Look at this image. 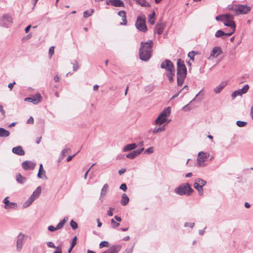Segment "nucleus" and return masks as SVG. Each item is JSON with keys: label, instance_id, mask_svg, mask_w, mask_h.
Returning <instances> with one entry per match:
<instances>
[{"label": "nucleus", "instance_id": "f704fd0d", "mask_svg": "<svg viewBox=\"0 0 253 253\" xmlns=\"http://www.w3.org/2000/svg\"><path fill=\"white\" fill-rule=\"evenodd\" d=\"M135 2L143 7H149L150 4L145 0H134Z\"/></svg>", "mask_w": 253, "mask_h": 253}, {"label": "nucleus", "instance_id": "4468645a", "mask_svg": "<svg viewBox=\"0 0 253 253\" xmlns=\"http://www.w3.org/2000/svg\"><path fill=\"white\" fill-rule=\"evenodd\" d=\"M67 218H64L63 219L61 220L58 224L57 225L56 227H54L52 225H50L48 227V229L49 231L51 232H54L57 230L63 228V226L65 224Z\"/></svg>", "mask_w": 253, "mask_h": 253}, {"label": "nucleus", "instance_id": "09e8293b", "mask_svg": "<svg viewBox=\"0 0 253 253\" xmlns=\"http://www.w3.org/2000/svg\"><path fill=\"white\" fill-rule=\"evenodd\" d=\"M114 210V208L110 207L107 211V215L109 216H112L113 214V211Z\"/></svg>", "mask_w": 253, "mask_h": 253}, {"label": "nucleus", "instance_id": "423d86ee", "mask_svg": "<svg viewBox=\"0 0 253 253\" xmlns=\"http://www.w3.org/2000/svg\"><path fill=\"white\" fill-rule=\"evenodd\" d=\"M206 183L207 181L202 178H198L196 179L194 183V187L198 191L200 196L203 195L204 190L203 187L205 186Z\"/></svg>", "mask_w": 253, "mask_h": 253}, {"label": "nucleus", "instance_id": "6e6d98bb", "mask_svg": "<svg viewBox=\"0 0 253 253\" xmlns=\"http://www.w3.org/2000/svg\"><path fill=\"white\" fill-rule=\"evenodd\" d=\"M53 253H62L61 248L60 246L57 247L56 250Z\"/></svg>", "mask_w": 253, "mask_h": 253}, {"label": "nucleus", "instance_id": "9b49d317", "mask_svg": "<svg viewBox=\"0 0 253 253\" xmlns=\"http://www.w3.org/2000/svg\"><path fill=\"white\" fill-rule=\"evenodd\" d=\"M8 197L5 198L2 202L4 204L3 208L5 210H16L18 208V205L15 202H10L8 200Z\"/></svg>", "mask_w": 253, "mask_h": 253}, {"label": "nucleus", "instance_id": "f3484780", "mask_svg": "<svg viewBox=\"0 0 253 253\" xmlns=\"http://www.w3.org/2000/svg\"><path fill=\"white\" fill-rule=\"evenodd\" d=\"M106 4L115 7H124L125 6L124 2L121 0H109L106 1Z\"/></svg>", "mask_w": 253, "mask_h": 253}, {"label": "nucleus", "instance_id": "2eb2a0df", "mask_svg": "<svg viewBox=\"0 0 253 253\" xmlns=\"http://www.w3.org/2000/svg\"><path fill=\"white\" fill-rule=\"evenodd\" d=\"M36 166L35 163L29 161H25L22 163V167L24 170H32Z\"/></svg>", "mask_w": 253, "mask_h": 253}, {"label": "nucleus", "instance_id": "052dcab7", "mask_svg": "<svg viewBox=\"0 0 253 253\" xmlns=\"http://www.w3.org/2000/svg\"><path fill=\"white\" fill-rule=\"evenodd\" d=\"M95 165V164H93L92 165V166L90 167V168L88 169V170L85 172L84 175V178L85 179L87 177V174H88V172H89V171L90 170V169Z\"/></svg>", "mask_w": 253, "mask_h": 253}, {"label": "nucleus", "instance_id": "473e14b6", "mask_svg": "<svg viewBox=\"0 0 253 253\" xmlns=\"http://www.w3.org/2000/svg\"><path fill=\"white\" fill-rule=\"evenodd\" d=\"M148 22L153 25L155 22V13L154 11L151 14L148 15Z\"/></svg>", "mask_w": 253, "mask_h": 253}, {"label": "nucleus", "instance_id": "ea45409f", "mask_svg": "<svg viewBox=\"0 0 253 253\" xmlns=\"http://www.w3.org/2000/svg\"><path fill=\"white\" fill-rule=\"evenodd\" d=\"M37 176L40 178H46L45 171L44 170H42L41 172H40V170H39Z\"/></svg>", "mask_w": 253, "mask_h": 253}, {"label": "nucleus", "instance_id": "f03ea898", "mask_svg": "<svg viewBox=\"0 0 253 253\" xmlns=\"http://www.w3.org/2000/svg\"><path fill=\"white\" fill-rule=\"evenodd\" d=\"M187 75V69L184 62L181 59L177 60V83L182 86Z\"/></svg>", "mask_w": 253, "mask_h": 253}, {"label": "nucleus", "instance_id": "69168bd1", "mask_svg": "<svg viewBox=\"0 0 253 253\" xmlns=\"http://www.w3.org/2000/svg\"><path fill=\"white\" fill-rule=\"evenodd\" d=\"M206 228V227H205L204 229H201V230H200L199 231V234L200 235H203L204 233H205V229Z\"/></svg>", "mask_w": 253, "mask_h": 253}, {"label": "nucleus", "instance_id": "f257e3e1", "mask_svg": "<svg viewBox=\"0 0 253 253\" xmlns=\"http://www.w3.org/2000/svg\"><path fill=\"white\" fill-rule=\"evenodd\" d=\"M153 42L149 40L147 42H141L139 48V57L141 60L148 61L151 56Z\"/></svg>", "mask_w": 253, "mask_h": 253}, {"label": "nucleus", "instance_id": "5fc2aeb1", "mask_svg": "<svg viewBox=\"0 0 253 253\" xmlns=\"http://www.w3.org/2000/svg\"><path fill=\"white\" fill-rule=\"evenodd\" d=\"M120 188L124 191H126L127 189L126 185L125 183H123L121 185Z\"/></svg>", "mask_w": 253, "mask_h": 253}, {"label": "nucleus", "instance_id": "13d9d810", "mask_svg": "<svg viewBox=\"0 0 253 253\" xmlns=\"http://www.w3.org/2000/svg\"><path fill=\"white\" fill-rule=\"evenodd\" d=\"M224 14H221L216 16L215 19L217 21H221L222 22V19L223 18Z\"/></svg>", "mask_w": 253, "mask_h": 253}, {"label": "nucleus", "instance_id": "20e7f679", "mask_svg": "<svg viewBox=\"0 0 253 253\" xmlns=\"http://www.w3.org/2000/svg\"><path fill=\"white\" fill-rule=\"evenodd\" d=\"M234 17L233 15L230 14H224L222 19V22L225 26L231 28V32L234 33L236 29V24L234 21Z\"/></svg>", "mask_w": 253, "mask_h": 253}, {"label": "nucleus", "instance_id": "f8f14e48", "mask_svg": "<svg viewBox=\"0 0 253 253\" xmlns=\"http://www.w3.org/2000/svg\"><path fill=\"white\" fill-rule=\"evenodd\" d=\"M249 89V85L246 84L242 89H239L232 92L231 96L232 98H235L237 96H242V94L246 93Z\"/></svg>", "mask_w": 253, "mask_h": 253}, {"label": "nucleus", "instance_id": "2f4dec72", "mask_svg": "<svg viewBox=\"0 0 253 253\" xmlns=\"http://www.w3.org/2000/svg\"><path fill=\"white\" fill-rule=\"evenodd\" d=\"M129 202V198L127 197V196L126 194H123L122 195V199H121V204L123 206L126 205Z\"/></svg>", "mask_w": 253, "mask_h": 253}, {"label": "nucleus", "instance_id": "7ed1b4c3", "mask_svg": "<svg viewBox=\"0 0 253 253\" xmlns=\"http://www.w3.org/2000/svg\"><path fill=\"white\" fill-rule=\"evenodd\" d=\"M174 192L179 195H190L193 192V190L191 188L190 184L186 183L184 184L179 185L176 188Z\"/></svg>", "mask_w": 253, "mask_h": 253}, {"label": "nucleus", "instance_id": "1a4fd4ad", "mask_svg": "<svg viewBox=\"0 0 253 253\" xmlns=\"http://www.w3.org/2000/svg\"><path fill=\"white\" fill-rule=\"evenodd\" d=\"M161 68L166 69L168 72L175 71L173 63L169 59H166L162 62Z\"/></svg>", "mask_w": 253, "mask_h": 253}, {"label": "nucleus", "instance_id": "a878e982", "mask_svg": "<svg viewBox=\"0 0 253 253\" xmlns=\"http://www.w3.org/2000/svg\"><path fill=\"white\" fill-rule=\"evenodd\" d=\"M31 97L32 99L31 102L34 104H38L41 101L42 99V97L39 93H36L35 95L32 96Z\"/></svg>", "mask_w": 253, "mask_h": 253}, {"label": "nucleus", "instance_id": "49530a36", "mask_svg": "<svg viewBox=\"0 0 253 253\" xmlns=\"http://www.w3.org/2000/svg\"><path fill=\"white\" fill-rule=\"evenodd\" d=\"M195 225V223L194 222H185L184 224V227H189L191 228H193Z\"/></svg>", "mask_w": 253, "mask_h": 253}, {"label": "nucleus", "instance_id": "393cba45", "mask_svg": "<svg viewBox=\"0 0 253 253\" xmlns=\"http://www.w3.org/2000/svg\"><path fill=\"white\" fill-rule=\"evenodd\" d=\"M169 121H168V118L164 117H161L159 115L155 121V124L157 125H161L166 122L169 123Z\"/></svg>", "mask_w": 253, "mask_h": 253}, {"label": "nucleus", "instance_id": "8fccbe9b", "mask_svg": "<svg viewBox=\"0 0 253 253\" xmlns=\"http://www.w3.org/2000/svg\"><path fill=\"white\" fill-rule=\"evenodd\" d=\"M54 52V46H51L49 49V57H51L52 55L53 54Z\"/></svg>", "mask_w": 253, "mask_h": 253}, {"label": "nucleus", "instance_id": "bb28decb", "mask_svg": "<svg viewBox=\"0 0 253 253\" xmlns=\"http://www.w3.org/2000/svg\"><path fill=\"white\" fill-rule=\"evenodd\" d=\"M170 113H171V109L169 107H168L165 108L162 111V112L160 113L159 116H160L161 117H164L168 118L169 116Z\"/></svg>", "mask_w": 253, "mask_h": 253}, {"label": "nucleus", "instance_id": "de8ad7c7", "mask_svg": "<svg viewBox=\"0 0 253 253\" xmlns=\"http://www.w3.org/2000/svg\"><path fill=\"white\" fill-rule=\"evenodd\" d=\"M73 71H77L79 68V65L77 61H75L73 64Z\"/></svg>", "mask_w": 253, "mask_h": 253}, {"label": "nucleus", "instance_id": "4be33fe9", "mask_svg": "<svg viewBox=\"0 0 253 253\" xmlns=\"http://www.w3.org/2000/svg\"><path fill=\"white\" fill-rule=\"evenodd\" d=\"M234 33L233 32H230L228 33H225L223 32L222 30H219L216 31V32L215 34V37L218 38H223V36H230L232 35Z\"/></svg>", "mask_w": 253, "mask_h": 253}, {"label": "nucleus", "instance_id": "c85d7f7f", "mask_svg": "<svg viewBox=\"0 0 253 253\" xmlns=\"http://www.w3.org/2000/svg\"><path fill=\"white\" fill-rule=\"evenodd\" d=\"M164 29V26L162 23H157L155 27L156 32L159 35H161L163 33Z\"/></svg>", "mask_w": 253, "mask_h": 253}, {"label": "nucleus", "instance_id": "e2e57ef3", "mask_svg": "<svg viewBox=\"0 0 253 253\" xmlns=\"http://www.w3.org/2000/svg\"><path fill=\"white\" fill-rule=\"evenodd\" d=\"M133 251V247H132L131 248L126 249L125 252L123 253H132Z\"/></svg>", "mask_w": 253, "mask_h": 253}, {"label": "nucleus", "instance_id": "39448f33", "mask_svg": "<svg viewBox=\"0 0 253 253\" xmlns=\"http://www.w3.org/2000/svg\"><path fill=\"white\" fill-rule=\"evenodd\" d=\"M210 156L209 153L200 151L198 154L197 158V166L198 167H205L207 166V164L205 163L206 160Z\"/></svg>", "mask_w": 253, "mask_h": 253}, {"label": "nucleus", "instance_id": "a19ab883", "mask_svg": "<svg viewBox=\"0 0 253 253\" xmlns=\"http://www.w3.org/2000/svg\"><path fill=\"white\" fill-rule=\"evenodd\" d=\"M111 224L113 228H116L120 225V223L115 221L114 219L111 220Z\"/></svg>", "mask_w": 253, "mask_h": 253}, {"label": "nucleus", "instance_id": "864d4df0", "mask_svg": "<svg viewBox=\"0 0 253 253\" xmlns=\"http://www.w3.org/2000/svg\"><path fill=\"white\" fill-rule=\"evenodd\" d=\"M47 245L48 247L49 248H55L56 249V248L57 247H55L54 243L52 242H47Z\"/></svg>", "mask_w": 253, "mask_h": 253}, {"label": "nucleus", "instance_id": "0e129e2a", "mask_svg": "<svg viewBox=\"0 0 253 253\" xmlns=\"http://www.w3.org/2000/svg\"><path fill=\"white\" fill-rule=\"evenodd\" d=\"M125 11L124 10H121L118 12V14L120 17H123V16H124V13H125Z\"/></svg>", "mask_w": 253, "mask_h": 253}, {"label": "nucleus", "instance_id": "774afa93", "mask_svg": "<svg viewBox=\"0 0 253 253\" xmlns=\"http://www.w3.org/2000/svg\"><path fill=\"white\" fill-rule=\"evenodd\" d=\"M114 218H115V219L118 221H119V222H121L122 221V218L120 216H118L117 215H115Z\"/></svg>", "mask_w": 253, "mask_h": 253}, {"label": "nucleus", "instance_id": "c9c22d12", "mask_svg": "<svg viewBox=\"0 0 253 253\" xmlns=\"http://www.w3.org/2000/svg\"><path fill=\"white\" fill-rule=\"evenodd\" d=\"M175 71H172L171 72H169L167 74V76L169 79V80L170 83H171L173 81V77L174 76Z\"/></svg>", "mask_w": 253, "mask_h": 253}, {"label": "nucleus", "instance_id": "cd10ccee", "mask_svg": "<svg viewBox=\"0 0 253 253\" xmlns=\"http://www.w3.org/2000/svg\"><path fill=\"white\" fill-rule=\"evenodd\" d=\"M137 147V145L135 143H131L126 145L123 148L124 152H127L128 151L132 150L135 149Z\"/></svg>", "mask_w": 253, "mask_h": 253}, {"label": "nucleus", "instance_id": "9d476101", "mask_svg": "<svg viewBox=\"0 0 253 253\" xmlns=\"http://www.w3.org/2000/svg\"><path fill=\"white\" fill-rule=\"evenodd\" d=\"M12 23V17L8 14H4L0 19V25L4 27H8Z\"/></svg>", "mask_w": 253, "mask_h": 253}, {"label": "nucleus", "instance_id": "c03bdc74", "mask_svg": "<svg viewBox=\"0 0 253 253\" xmlns=\"http://www.w3.org/2000/svg\"><path fill=\"white\" fill-rule=\"evenodd\" d=\"M122 20H123V22H121L120 24L121 25H126L127 23L126 12H125V13H124V16H123Z\"/></svg>", "mask_w": 253, "mask_h": 253}, {"label": "nucleus", "instance_id": "e433bc0d", "mask_svg": "<svg viewBox=\"0 0 253 253\" xmlns=\"http://www.w3.org/2000/svg\"><path fill=\"white\" fill-rule=\"evenodd\" d=\"M165 130V126H163L159 127H155L152 130V131L153 133H159L162 131H163Z\"/></svg>", "mask_w": 253, "mask_h": 253}, {"label": "nucleus", "instance_id": "dca6fc26", "mask_svg": "<svg viewBox=\"0 0 253 253\" xmlns=\"http://www.w3.org/2000/svg\"><path fill=\"white\" fill-rule=\"evenodd\" d=\"M24 235L20 233L17 236L16 242V249L18 251H20L23 247L24 243Z\"/></svg>", "mask_w": 253, "mask_h": 253}, {"label": "nucleus", "instance_id": "412c9836", "mask_svg": "<svg viewBox=\"0 0 253 253\" xmlns=\"http://www.w3.org/2000/svg\"><path fill=\"white\" fill-rule=\"evenodd\" d=\"M227 83L226 81L222 82L219 85L214 89V92L216 94L219 93L222 89L227 85Z\"/></svg>", "mask_w": 253, "mask_h": 253}, {"label": "nucleus", "instance_id": "338daca9", "mask_svg": "<svg viewBox=\"0 0 253 253\" xmlns=\"http://www.w3.org/2000/svg\"><path fill=\"white\" fill-rule=\"evenodd\" d=\"M126 169H120V170H119V173L120 175H122V174L125 173L126 172Z\"/></svg>", "mask_w": 253, "mask_h": 253}, {"label": "nucleus", "instance_id": "b1692460", "mask_svg": "<svg viewBox=\"0 0 253 253\" xmlns=\"http://www.w3.org/2000/svg\"><path fill=\"white\" fill-rule=\"evenodd\" d=\"M109 189V186L107 184H105L101 191L100 196V200L101 202H103V198L105 196L106 194L107 193V191Z\"/></svg>", "mask_w": 253, "mask_h": 253}, {"label": "nucleus", "instance_id": "c756f323", "mask_svg": "<svg viewBox=\"0 0 253 253\" xmlns=\"http://www.w3.org/2000/svg\"><path fill=\"white\" fill-rule=\"evenodd\" d=\"M10 132L4 128L0 127V137H6L9 136Z\"/></svg>", "mask_w": 253, "mask_h": 253}, {"label": "nucleus", "instance_id": "37998d69", "mask_svg": "<svg viewBox=\"0 0 253 253\" xmlns=\"http://www.w3.org/2000/svg\"><path fill=\"white\" fill-rule=\"evenodd\" d=\"M70 225L73 229L75 230L78 228V224L76 222L72 220L70 222Z\"/></svg>", "mask_w": 253, "mask_h": 253}, {"label": "nucleus", "instance_id": "3c124183", "mask_svg": "<svg viewBox=\"0 0 253 253\" xmlns=\"http://www.w3.org/2000/svg\"><path fill=\"white\" fill-rule=\"evenodd\" d=\"M194 56H195V52L192 51H190L188 53V56L191 59H192V60H194Z\"/></svg>", "mask_w": 253, "mask_h": 253}, {"label": "nucleus", "instance_id": "603ef678", "mask_svg": "<svg viewBox=\"0 0 253 253\" xmlns=\"http://www.w3.org/2000/svg\"><path fill=\"white\" fill-rule=\"evenodd\" d=\"M154 151V148L153 147H149L148 148V149H147L145 151V153H147V154H151V153H152Z\"/></svg>", "mask_w": 253, "mask_h": 253}, {"label": "nucleus", "instance_id": "a18cd8bd", "mask_svg": "<svg viewBox=\"0 0 253 253\" xmlns=\"http://www.w3.org/2000/svg\"><path fill=\"white\" fill-rule=\"evenodd\" d=\"M109 247V243L107 241H102L99 244V247L100 248H102L103 247Z\"/></svg>", "mask_w": 253, "mask_h": 253}, {"label": "nucleus", "instance_id": "79ce46f5", "mask_svg": "<svg viewBox=\"0 0 253 253\" xmlns=\"http://www.w3.org/2000/svg\"><path fill=\"white\" fill-rule=\"evenodd\" d=\"M247 124V122L241 121H238L236 122V125L239 127H244Z\"/></svg>", "mask_w": 253, "mask_h": 253}, {"label": "nucleus", "instance_id": "bf43d9fd", "mask_svg": "<svg viewBox=\"0 0 253 253\" xmlns=\"http://www.w3.org/2000/svg\"><path fill=\"white\" fill-rule=\"evenodd\" d=\"M27 124H33L34 123V119L32 117H30L27 121Z\"/></svg>", "mask_w": 253, "mask_h": 253}, {"label": "nucleus", "instance_id": "6ab92c4d", "mask_svg": "<svg viewBox=\"0 0 253 253\" xmlns=\"http://www.w3.org/2000/svg\"><path fill=\"white\" fill-rule=\"evenodd\" d=\"M144 149V148H142L140 149L134 150L131 153L127 154L126 155V157L130 159H133L135 158L137 156L139 155L140 153H141Z\"/></svg>", "mask_w": 253, "mask_h": 253}, {"label": "nucleus", "instance_id": "6e6552de", "mask_svg": "<svg viewBox=\"0 0 253 253\" xmlns=\"http://www.w3.org/2000/svg\"><path fill=\"white\" fill-rule=\"evenodd\" d=\"M233 11L237 15L240 14H247L249 13L251 8L250 6L245 5H240L237 7H232Z\"/></svg>", "mask_w": 253, "mask_h": 253}, {"label": "nucleus", "instance_id": "58836bf2", "mask_svg": "<svg viewBox=\"0 0 253 253\" xmlns=\"http://www.w3.org/2000/svg\"><path fill=\"white\" fill-rule=\"evenodd\" d=\"M94 12V10L93 9H91L89 10H86L84 12V18H87L89 16H91Z\"/></svg>", "mask_w": 253, "mask_h": 253}, {"label": "nucleus", "instance_id": "4c0bfd02", "mask_svg": "<svg viewBox=\"0 0 253 253\" xmlns=\"http://www.w3.org/2000/svg\"><path fill=\"white\" fill-rule=\"evenodd\" d=\"M34 202V201L32 200V198H31L30 197L23 204V208H26L29 207Z\"/></svg>", "mask_w": 253, "mask_h": 253}, {"label": "nucleus", "instance_id": "ddd939ff", "mask_svg": "<svg viewBox=\"0 0 253 253\" xmlns=\"http://www.w3.org/2000/svg\"><path fill=\"white\" fill-rule=\"evenodd\" d=\"M222 49L220 46H214L212 48V49L210 53V56L209 59H210L215 58L218 55L221 54L222 53Z\"/></svg>", "mask_w": 253, "mask_h": 253}, {"label": "nucleus", "instance_id": "0eeeda50", "mask_svg": "<svg viewBox=\"0 0 253 253\" xmlns=\"http://www.w3.org/2000/svg\"><path fill=\"white\" fill-rule=\"evenodd\" d=\"M135 26L140 31L143 32L147 31V28L145 24V17L144 16H139L137 17Z\"/></svg>", "mask_w": 253, "mask_h": 253}, {"label": "nucleus", "instance_id": "aec40b11", "mask_svg": "<svg viewBox=\"0 0 253 253\" xmlns=\"http://www.w3.org/2000/svg\"><path fill=\"white\" fill-rule=\"evenodd\" d=\"M12 152L18 156H24L25 155V151L22 147L20 146L14 147L12 148Z\"/></svg>", "mask_w": 253, "mask_h": 253}, {"label": "nucleus", "instance_id": "4d7b16f0", "mask_svg": "<svg viewBox=\"0 0 253 253\" xmlns=\"http://www.w3.org/2000/svg\"><path fill=\"white\" fill-rule=\"evenodd\" d=\"M77 244V237L75 236L72 240L71 246L74 247Z\"/></svg>", "mask_w": 253, "mask_h": 253}, {"label": "nucleus", "instance_id": "7c9ffc66", "mask_svg": "<svg viewBox=\"0 0 253 253\" xmlns=\"http://www.w3.org/2000/svg\"><path fill=\"white\" fill-rule=\"evenodd\" d=\"M70 150H71V149L69 148H66L63 149L61 151V155H60L59 159L58 160V162H60L61 160L63 159L66 156V155L68 153V152Z\"/></svg>", "mask_w": 253, "mask_h": 253}, {"label": "nucleus", "instance_id": "72a5a7b5", "mask_svg": "<svg viewBox=\"0 0 253 253\" xmlns=\"http://www.w3.org/2000/svg\"><path fill=\"white\" fill-rule=\"evenodd\" d=\"M16 181L21 184L25 183L26 181V178L22 176L20 174H17L16 176Z\"/></svg>", "mask_w": 253, "mask_h": 253}, {"label": "nucleus", "instance_id": "5701e85b", "mask_svg": "<svg viewBox=\"0 0 253 253\" xmlns=\"http://www.w3.org/2000/svg\"><path fill=\"white\" fill-rule=\"evenodd\" d=\"M41 187L38 186L36 189L33 192L32 195L30 196L31 198H32V200L34 201L36 199H37L41 195Z\"/></svg>", "mask_w": 253, "mask_h": 253}, {"label": "nucleus", "instance_id": "a211bd4d", "mask_svg": "<svg viewBox=\"0 0 253 253\" xmlns=\"http://www.w3.org/2000/svg\"><path fill=\"white\" fill-rule=\"evenodd\" d=\"M203 89H202V90H201L196 95V96L195 97V98H194L190 102L186 105L185 106H184V107H182V109L183 111H185V112H187V111H189L190 110H191L192 109V108L189 106V104L191 103L192 101H194V100H196V98L197 97H198V96H202L201 98H199V100H201L203 99V96L204 95L202 94H201V92L202 91Z\"/></svg>", "mask_w": 253, "mask_h": 253}, {"label": "nucleus", "instance_id": "680f3d73", "mask_svg": "<svg viewBox=\"0 0 253 253\" xmlns=\"http://www.w3.org/2000/svg\"><path fill=\"white\" fill-rule=\"evenodd\" d=\"M76 155V154H75L74 155H72V156H69L67 159H66V161L67 162H70L72 160V159L75 157V156Z\"/></svg>", "mask_w": 253, "mask_h": 253}]
</instances>
